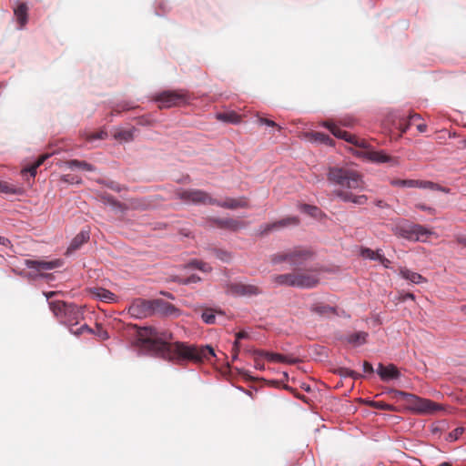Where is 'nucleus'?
<instances>
[{
	"mask_svg": "<svg viewBox=\"0 0 466 466\" xmlns=\"http://www.w3.org/2000/svg\"><path fill=\"white\" fill-rule=\"evenodd\" d=\"M139 346L163 359L180 363L182 361L201 362L215 356L209 346L197 347L184 342H169L171 333L152 327L139 328L137 330Z\"/></svg>",
	"mask_w": 466,
	"mask_h": 466,
	"instance_id": "f257e3e1",
	"label": "nucleus"
},
{
	"mask_svg": "<svg viewBox=\"0 0 466 466\" xmlns=\"http://www.w3.org/2000/svg\"><path fill=\"white\" fill-rule=\"evenodd\" d=\"M49 309L58 321L68 328L71 334L79 337L86 332L94 333V329L86 324L75 329L84 319L85 307L63 300H55L49 302Z\"/></svg>",
	"mask_w": 466,
	"mask_h": 466,
	"instance_id": "f03ea898",
	"label": "nucleus"
},
{
	"mask_svg": "<svg viewBox=\"0 0 466 466\" xmlns=\"http://www.w3.org/2000/svg\"><path fill=\"white\" fill-rule=\"evenodd\" d=\"M323 126L328 128L336 137L343 139L363 150L357 154L376 164L388 163L390 167L398 166L400 163L399 157H391L386 154L384 151H376L369 149L368 142L363 139L352 135L347 131L342 130L332 121H326Z\"/></svg>",
	"mask_w": 466,
	"mask_h": 466,
	"instance_id": "7ed1b4c3",
	"label": "nucleus"
},
{
	"mask_svg": "<svg viewBox=\"0 0 466 466\" xmlns=\"http://www.w3.org/2000/svg\"><path fill=\"white\" fill-rule=\"evenodd\" d=\"M175 198L184 201L185 203L203 204V205H217L218 207L237 209L249 208L247 198L240 197L238 198H228L224 201H218L213 198L208 192L200 189H177L175 191Z\"/></svg>",
	"mask_w": 466,
	"mask_h": 466,
	"instance_id": "20e7f679",
	"label": "nucleus"
},
{
	"mask_svg": "<svg viewBox=\"0 0 466 466\" xmlns=\"http://www.w3.org/2000/svg\"><path fill=\"white\" fill-rule=\"evenodd\" d=\"M312 252L306 248L296 247L272 254L269 258L273 265L287 262L295 270L301 268L312 258Z\"/></svg>",
	"mask_w": 466,
	"mask_h": 466,
	"instance_id": "39448f33",
	"label": "nucleus"
},
{
	"mask_svg": "<svg viewBox=\"0 0 466 466\" xmlns=\"http://www.w3.org/2000/svg\"><path fill=\"white\" fill-rule=\"evenodd\" d=\"M328 179L336 185L350 189L364 188V181L361 175L354 169L338 167H330L328 173Z\"/></svg>",
	"mask_w": 466,
	"mask_h": 466,
	"instance_id": "423d86ee",
	"label": "nucleus"
},
{
	"mask_svg": "<svg viewBox=\"0 0 466 466\" xmlns=\"http://www.w3.org/2000/svg\"><path fill=\"white\" fill-rule=\"evenodd\" d=\"M392 231L394 235L408 239L410 241H426L429 236L432 234L431 230L420 224H415L407 220L397 223Z\"/></svg>",
	"mask_w": 466,
	"mask_h": 466,
	"instance_id": "0eeeda50",
	"label": "nucleus"
},
{
	"mask_svg": "<svg viewBox=\"0 0 466 466\" xmlns=\"http://www.w3.org/2000/svg\"><path fill=\"white\" fill-rule=\"evenodd\" d=\"M394 398L405 400L410 409L420 413H432L440 410V406L427 399L420 398L414 394L394 390L391 391Z\"/></svg>",
	"mask_w": 466,
	"mask_h": 466,
	"instance_id": "6e6552de",
	"label": "nucleus"
},
{
	"mask_svg": "<svg viewBox=\"0 0 466 466\" xmlns=\"http://www.w3.org/2000/svg\"><path fill=\"white\" fill-rule=\"evenodd\" d=\"M296 288L312 289L319 283V271L316 268L295 269Z\"/></svg>",
	"mask_w": 466,
	"mask_h": 466,
	"instance_id": "1a4fd4ad",
	"label": "nucleus"
},
{
	"mask_svg": "<svg viewBox=\"0 0 466 466\" xmlns=\"http://www.w3.org/2000/svg\"><path fill=\"white\" fill-rule=\"evenodd\" d=\"M226 292L236 297H253L262 294V289L255 284L230 282L226 286Z\"/></svg>",
	"mask_w": 466,
	"mask_h": 466,
	"instance_id": "9d476101",
	"label": "nucleus"
},
{
	"mask_svg": "<svg viewBox=\"0 0 466 466\" xmlns=\"http://www.w3.org/2000/svg\"><path fill=\"white\" fill-rule=\"evenodd\" d=\"M128 313L137 319L153 315V299H136L128 308Z\"/></svg>",
	"mask_w": 466,
	"mask_h": 466,
	"instance_id": "9b49d317",
	"label": "nucleus"
},
{
	"mask_svg": "<svg viewBox=\"0 0 466 466\" xmlns=\"http://www.w3.org/2000/svg\"><path fill=\"white\" fill-rule=\"evenodd\" d=\"M390 184L394 187H419V188H427L431 190H441L447 192V190L438 184H435L431 181L426 180H418V179H393Z\"/></svg>",
	"mask_w": 466,
	"mask_h": 466,
	"instance_id": "f8f14e48",
	"label": "nucleus"
},
{
	"mask_svg": "<svg viewBox=\"0 0 466 466\" xmlns=\"http://www.w3.org/2000/svg\"><path fill=\"white\" fill-rule=\"evenodd\" d=\"M160 108H168L185 101V95L177 91H164L156 96Z\"/></svg>",
	"mask_w": 466,
	"mask_h": 466,
	"instance_id": "ddd939ff",
	"label": "nucleus"
},
{
	"mask_svg": "<svg viewBox=\"0 0 466 466\" xmlns=\"http://www.w3.org/2000/svg\"><path fill=\"white\" fill-rule=\"evenodd\" d=\"M25 265L28 268L35 269L38 272L51 270L56 268H60L63 265V261L61 259H54L50 261L46 260H35V259H25Z\"/></svg>",
	"mask_w": 466,
	"mask_h": 466,
	"instance_id": "4468645a",
	"label": "nucleus"
},
{
	"mask_svg": "<svg viewBox=\"0 0 466 466\" xmlns=\"http://www.w3.org/2000/svg\"><path fill=\"white\" fill-rule=\"evenodd\" d=\"M299 223V219L297 217H288L278 220L276 222L268 223L261 227V235H267L273 230H278L288 226H296Z\"/></svg>",
	"mask_w": 466,
	"mask_h": 466,
	"instance_id": "2eb2a0df",
	"label": "nucleus"
},
{
	"mask_svg": "<svg viewBox=\"0 0 466 466\" xmlns=\"http://www.w3.org/2000/svg\"><path fill=\"white\" fill-rule=\"evenodd\" d=\"M154 314L177 316L178 315V309L171 303L161 299H153V315Z\"/></svg>",
	"mask_w": 466,
	"mask_h": 466,
	"instance_id": "dca6fc26",
	"label": "nucleus"
},
{
	"mask_svg": "<svg viewBox=\"0 0 466 466\" xmlns=\"http://www.w3.org/2000/svg\"><path fill=\"white\" fill-rule=\"evenodd\" d=\"M377 373L384 381H388L390 380H397L400 377V370L393 364L384 366L382 363H380L377 369Z\"/></svg>",
	"mask_w": 466,
	"mask_h": 466,
	"instance_id": "f3484780",
	"label": "nucleus"
},
{
	"mask_svg": "<svg viewBox=\"0 0 466 466\" xmlns=\"http://www.w3.org/2000/svg\"><path fill=\"white\" fill-rule=\"evenodd\" d=\"M88 291L94 298L103 302L112 303L117 300V297L116 294L104 288L95 287L89 289Z\"/></svg>",
	"mask_w": 466,
	"mask_h": 466,
	"instance_id": "a211bd4d",
	"label": "nucleus"
},
{
	"mask_svg": "<svg viewBox=\"0 0 466 466\" xmlns=\"http://www.w3.org/2000/svg\"><path fill=\"white\" fill-rule=\"evenodd\" d=\"M258 353L260 355H264L265 359H267L268 360L272 361V362L295 364L299 361L298 358H295L290 355H282L279 353H274V352H269V351H266V350L259 351Z\"/></svg>",
	"mask_w": 466,
	"mask_h": 466,
	"instance_id": "6ab92c4d",
	"label": "nucleus"
},
{
	"mask_svg": "<svg viewBox=\"0 0 466 466\" xmlns=\"http://www.w3.org/2000/svg\"><path fill=\"white\" fill-rule=\"evenodd\" d=\"M271 281L277 286L296 287V276L293 269L290 273L271 276Z\"/></svg>",
	"mask_w": 466,
	"mask_h": 466,
	"instance_id": "aec40b11",
	"label": "nucleus"
},
{
	"mask_svg": "<svg viewBox=\"0 0 466 466\" xmlns=\"http://www.w3.org/2000/svg\"><path fill=\"white\" fill-rule=\"evenodd\" d=\"M334 195L345 202H352L357 205H364L368 200L365 195L355 196L350 192L341 189L335 190Z\"/></svg>",
	"mask_w": 466,
	"mask_h": 466,
	"instance_id": "412c9836",
	"label": "nucleus"
},
{
	"mask_svg": "<svg viewBox=\"0 0 466 466\" xmlns=\"http://www.w3.org/2000/svg\"><path fill=\"white\" fill-rule=\"evenodd\" d=\"M216 225L220 228L230 229L237 231L246 226L245 222L234 218H217L215 219Z\"/></svg>",
	"mask_w": 466,
	"mask_h": 466,
	"instance_id": "4be33fe9",
	"label": "nucleus"
},
{
	"mask_svg": "<svg viewBox=\"0 0 466 466\" xmlns=\"http://www.w3.org/2000/svg\"><path fill=\"white\" fill-rule=\"evenodd\" d=\"M89 231L82 230L71 241L66 253H72L77 250L84 243L89 240Z\"/></svg>",
	"mask_w": 466,
	"mask_h": 466,
	"instance_id": "5701e85b",
	"label": "nucleus"
},
{
	"mask_svg": "<svg viewBox=\"0 0 466 466\" xmlns=\"http://www.w3.org/2000/svg\"><path fill=\"white\" fill-rule=\"evenodd\" d=\"M400 275L403 279H405L414 284H420V283H423V282L427 281V279L424 277H422L420 274L411 271L410 269H409L407 268H400Z\"/></svg>",
	"mask_w": 466,
	"mask_h": 466,
	"instance_id": "b1692460",
	"label": "nucleus"
},
{
	"mask_svg": "<svg viewBox=\"0 0 466 466\" xmlns=\"http://www.w3.org/2000/svg\"><path fill=\"white\" fill-rule=\"evenodd\" d=\"M305 137L310 142H318L320 144L332 146L333 140L326 134L321 132H307Z\"/></svg>",
	"mask_w": 466,
	"mask_h": 466,
	"instance_id": "393cba45",
	"label": "nucleus"
},
{
	"mask_svg": "<svg viewBox=\"0 0 466 466\" xmlns=\"http://www.w3.org/2000/svg\"><path fill=\"white\" fill-rule=\"evenodd\" d=\"M65 165L71 169L79 168L85 171H94L96 169L93 165L77 159L67 160L65 162Z\"/></svg>",
	"mask_w": 466,
	"mask_h": 466,
	"instance_id": "a878e982",
	"label": "nucleus"
},
{
	"mask_svg": "<svg viewBox=\"0 0 466 466\" xmlns=\"http://www.w3.org/2000/svg\"><path fill=\"white\" fill-rule=\"evenodd\" d=\"M368 333L365 331H359L350 334L347 338V341L354 346H360L366 343Z\"/></svg>",
	"mask_w": 466,
	"mask_h": 466,
	"instance_id": "bb28decb",
	"label": "nucleus"
},
{
	"mask_svg": "<svg viewBox=\"0 0 466 466\" xmlns=\"http://www.w3.org/2000/svg\"><path fill=\"white\" fill-rule=\"evenodd\" d=\"M14 12H15V15L16 17L17 22L19 23L20 26L23 27L27 22V6H26V5L24 3L20 4L15 9Z\"/></svg>",
	"mask_w": 466,
	"mask_h": 466,
	"instance_id": "cd10ccee",
	"label": "nucleus"
},
{
	"mask_svg": "<svg viewBox=\"0 0 466 466\" xmlns=\"http://www.w3.org/2000/svg\"><path fill=\"white\" fill-rule=\"evenodd\" d=\"M312 311L319 315L337 314L336 308L330 307L324 303H317L312 306Z\"/></svg>",
	"mask_w": 466,
	"mask_h": 466,
	"instance_id": "c85d7f7f",
	"label": "nucleus"
},
{
	"mask_svg": "<svg viewBox=\"0 0 466 466\" xmlns=\"http://www.w3.org/2000/svg\"><path fill=\"white\" fill-rule=\"evenodd\" d=\"M185 268H198L206 273H208L212 270V267L209 264H208L202 260H198V259L191 260L187 265H185Z\"/></svg>",
	"mask_w": 466,
	"mask_h": 466,
	"instance_id": "c756f323",
	"label": "nucleus"
},
{
	"mask_svg": "<svg viewBox=\"0 0 466 466\" xmlns=\"http://www.w3.org/2000/svg\"><path fill=\"white\" fill-rule=\"evenodd\" d=\"M248 337V332H246L244 330L239 331L236 334V340L234 342L233 349H232L233 360H236L238 358V355L239 352V349H240L239 339H246Z\"/></svg>",
	"mask_w": 466,
	"mask_h": 466,
	"instance_id": "7c9ffc66",
	"label": "nucleus"
},
{
	"mask_svg": "<svg viewBox=\"0 0 466 466\" xmlns=\"http://www.w3.org/2000/svg\"><path fill=\"white\" fill-rule=\"evenodd\" d=\"M380 254V249H378L376 251H374L369 248H362L360 249L361 257H363L364 258L371 259V260H378Z\"/></svg>",
	"mask_w": 466,
	"mask_h": 466,
	"instance_id": "2f4dec72",
	"label": "nucleus"
},
{
	"mask_svg": "<svg viewBox=\"0 0 466 466\" xmlns=\"http://www.w3.org/2000/svg\"><path fill=\"white\" fill-rule=\"evenodd\" d=\"M263 351L262 350H253L252 354L254 357V366L256 369L263 370H265V365L262 360L263 358H265L264 355H260L258 352Z\"/></svg>",
	"mask_w": 466,
	"mask_h": 466,
	"instance_id": "473e14b6",
	"label": "nucleus"
},
{
	"mask_svg": "<svg viewBox=\"0 0 466 466\" xmlns=\"http://www.w3.org/2000/svg\"><path fill=\"white\" fill-rule=\"evenodd\" d=\"M337 373L341 377H350L354 380L362 378L361 374L357 373L356 371L350 370L348 368H339L338 369Z\"/></svg>",
	"mask_w": 466,
	"mask_h": 466,
	"instance_id": "72a5a7b5",
	"label": "nucleus"
},
{
	"mask_svg": "<svg viewBox=\"0 0 466 466\" xmlns=\"http://www.w3.org/2000/svg\"><path fill=\"white\" fill-rule=\"evenodd\" d=\"M218 118L222 121H225V122H230V123H238L239 122V116L235 113L219 114L218 116Z\"/></svg>",
	"mask_w": 466,
	"mask_h": 466,
	"instance_id": "f704fd0d",
	"label": "nucleus"
},
{
	"mask_svg": "<svg viewBox=\"0 0 466 466\" xmlns=\"http://www.w3.org/2000/svg\"><path fill=\"white\" fill-rule=\"evenodd\" d=\"M0 192L5 194H16L18 189L14 186L5 181H0Z\"/></svg>",
	"mask_w": 466,
	"mask_h": 466,
	"instance_id": "c9c22d12",
	"label": "nucleus"
},
{
	"mask_svg": "<svg viewBox=\"0 0 466 466\" xmlns=\"http://www.w3.org/2000/svg\"><path fill=\"white\" fill-rule=\"evenodd\" d=\"M115 137L126 142L133 140V132L131 130H121L115 135Z\"/></svg>",
	"mask_w": 466,
	"mask_h": 466,
	"instance_id": "e433bc0d",
	"label": "nucleus"
},
{
	"mask_svg": "<svg viewBox=\"0 0 466 466\" xmlns=\"http://www.w3.org/2000/svg\"><path fill=\"white\" fill-rule=\"evenodd\" d=\"M301 210L311 217H318V215L320 213V210L316 206H311L308 204H304L301 206Z\"/></svg>",
	"mask_w": 466,
	"mask_h": 466,
	"instance_id": "4c0bfd02",
	"label": "nucleus"
},
{
	"mask_svg": "<svg viewBox=\"0 0 466 466\" xmlns=\"http://www.w3.org/2000/svg\"><path fill=\"white\" fill-rule=\"evenodd\" d=\"M202 319L207 324L215 323L216 316L212 309H207L202 313Z\"/></svg>",
	"mask_w": 466,
	"mask_h": 466,
	"instance_id": "58836bf2",
	"label": "nucleus"
},
{
	"mask_svg": "<svg viewBox=\"0 0 466 466\" xmlns=\"http://www.w3.org/2000/svg\"><path fill=\"white\" fill-rule=\"evenodd\" d=\"M200 280H201L200 277H198L196 274H193V275L189 276L187 279H178L177 282L179 284L187 285V284H190V283L199 282Z\"/></svg>",
	"mask_w": 466,
	"mask_h": 466,
	"instance_id": "ea45409f",
	"label": "nucleus"
},
{
	"mask_svg": "<svg viewBox=\"0 0 466 466\" xmlns=\"http://www.w3.org/2000/svg\"><path fill=\"white\" fill-rule=\"evenodd\" d=\"M370 405L381 410H392L393 408L390 404H387L383 401H370Z\"/></svg>",
	"mask_w": 466,
	"mask_h": 466,
	"instance_id": "a19ab883",
	"label": "nucleus"
},
{
	"mask_svg": "<svg viewBox=\"0 0 466 466\" xmlns=\"http://www.w3.org/2000/svg\"><path fill=\"white\" fill-rule=\"evenodd\" d=\"M410 125L412 124L409 120L405 121V119H400L398 124V128L400 129V133L403 134L406 133Z\"/></svg>",
	"mask_w": 466,
	"mask_h": 466,
	"instance_id": "79ce46f5",
	"label": "nucleus"
},
{
	"mask_svg": "<svg viewBox=\"0 0 466 466\" xmlns=\"http://www.w3.org/2000/svg\"><path fill=\"white\" fill-rule=\"evenodd\" d=\"M96 328H97V331L96 332L94 331L93 334H96L103 340L107 339L109 338L107 331L103 329L100 325L97 324Z\"/></svg>",
	"mask_w": 466,
	"mask_h": 466,
	"instance_id": "37998d69",
	"label": "nucleus"
},
{
	"mask_svg": "<svg viewBox=\"0 0 466 466\" xmlns=\"http://www.w3.org/2000/svg\"><path fill=\"white\" fill-rule=\"evenodd\" d=\"M258 122L262 125H267L268 127H276L279 130L281 129V127L279 126H278L274 121L265 118V117H258Z\"/></svg>",
	"mask_w": 466,
	"mask_h": 466,
	"instance_id": "c03bdc74",
	"label": "nucleus"
},
{
	"mask_svg": "<svg viewBox=\"0 0 466 466\" xmlns=\"http://www.w3.org/2000/svg\"><path fill=\"white\" fill-rule=\"evenodd\" d=\"M463 430L461 428H457L449 434V440L451 441H456L458 437L462 434Z\"/></svg>",
	"mask_w": 466,
	"mask_h": 466,
	"instance_id": "a18cd8bd",
	"label": "nucleus"
},
{
	"mask_svg": "<svg viewBox=\"0 0 466 466\" xmlns=\"http://www.w3.org/2000/svg\"><path fill=\"white\" fill-rule=\"evenodd\" d=\"M217 257L223 261H228L231 258L229 253L221 250L217 252Z\"/></svg>",
	"mask_w": 466,
	"mask_h": 466,
	"instance_id": "49530a36",
	"label": "nucleus"
},
{
	"mask_svg": "<svg viewBox=\"0 0 466 466\" xmlns=\"http://www.w3.org/2000/svg\"><path fill=\"white\" fill-rule=\"evenodd\" d=\"M38 167H36L35 164L29 166L28 167L22 170V172H27L31 175V177H35L36 175V169Z\"/></svg>",
	"mask_w": 466,
	"mask_h": 466,
	"instance_id": "de8ad7c7",
	"label": "nucleus"
},
{
	"mask_svg": "<svg viewBox=\"0 0 466 466\" xmlns=\"http://www.w3.org/2000/svg\"><path fill=\"white\" fill-rule=\"evenodd\" d=\"M421 119V116L419 114H410L408 117V120L411 123V124H416L418 121H420Z\"/></svg>",
	"mask_w": 466,
	"mask_h": 466,
	"instance_id": "09e8293b",
	"label": "nucleus"
},
{
	"mask_svg": "<svg viewBox=\"0 0 466 466\" xmlns=\"http://www.w3.org/2000/svg\"><path fill=\"white\" fill-rule=\"evenodd\" d=\"M378 261H380V263H381L385 268H390V261L388 258H386L381 253L378 258Z\"/></svg>",
	"mask_w": 466,
	"mask_h": 466,
	"instance_id": "8fccbe9b",
	"label": "nucleus"
},
{
	"mask_svg": "<svg viewBox=\"0 0 466 466\" xmlns=\"http://www.w3.org/2000/svg\"><path fill=\"white\" fill-rule=\"evenodd\" d=\"M49 154L42 155L38 157V159L34 163L36 167H40L44 162L49 157Z\"/></svg>",
	"mask_w": 466,
	"mask_h": 466,
	"instance_id": "3c124183",
	"label": "nucleus"
},
{
	"mask_svg": "<svg viewBox=\"0 0 466 466\" xmlns=\"http://www.w3.org/2000/svg\"><path fill=\"white\" fill-rule=\"evenodd\" d=\"M363 370L366 373H373L374 372L372 365L370 362H368V361H364V363H363Z\"/></svg>",
	"mask_w": 466,
	"mask_h": 466,
	"instance_id": "603ef678",
	"label": "nucleus"
},
{
	"mask_svg": "<svg viewBox=\"0 0 466 466\" xmlns=\"http://www.w3.org/2000/svg\"><path fill=\"white\" fill-rule=\"evenodd\" d=\"M106 136V132H100V133H96V134H93L89 139L91 140H94V139H104Z\"/></svg>",
	"mask_w": 466,
	"mask_h": 466,
	"instance_id": "864d4df0",
	"label": "nucleus"
},
{
	"mask_svg": "<svg viewBox=\"0 0 466 466\" xmlns=\"http://www.w3.org/2000/svg\"><path fill=\"white\" fill-rule=\"evenodd\" d=\"M61 179H62V181L66 182V183H74V181H75L74 177L71 175H64Z\"/></svg>",
	"mask_w": 466,
	"mask_h": 466,
	"instance_id": "5fc2aeb1",
	"label": "nucleus"
},
{
	"mask_svg": "<svg viewBox=\"0 0 466 466\" xmlns=\"http://www.w3.org/2000/svg\"><path fill=\"white\" fill-rule=\"evenodd\" d=\"M417 129L419 132L423 133L427 130V125L424 123H419L417 124Z\"/></svg>",
	"mask_w": 466,
	"mask_h": 466,
	"instance_id": "6e6d98bb",
	"label": "nucleus"
},
{
	"mask_svg": "<svg viewBox=\"0 0 466 466\" xmlns=\"http://www.w3.org/2000/svg\"><path fill=\"white\" fill-rule=\"evenodd\" d=\"M57 293H58L57 291H46V292H44V295L47 299H49L53 298L54 296H56Z\"/></svg>",
	"mask_w": 466,
	"mask_h": 466,
	"instance_id": "4d7b16f0",
	"label": "nucleus"
},
{
	"mask_svg": "<svg viewBox=\"0 0 466 466\" xmlns=\"http://www.w3.org/2000/svg\"><path fill=\"white\" fill-rule=\"evenodd\" d=\"M9 243H10V241L6 238H4V237L0 236V244L1 245L8 246Z\"/></svg>",
	"mask_w": 466,
	"mask_h": 466,
	"instance_id": "13d9d810",
	"label": "nucleus"
},
{
	"mask_svg": "<svg viewBox=\"0 0 466 466\" xmlns=\"http://www.w3.org/2000/svg\"><path fill=\"white\" fill-rule=\"evenodd\" d=\"M457 241H458L459 244L466 247V237H459L457 238Z\"/></svg>",
	"mask_w": 466,
	"mask_h": 466,
	"instance_id": "bf43d9fd",
	"label": "nucleus"
},
{
	"mask_svg": "<svg viewBox=\"0 0 466 466\" xmlns=\"http://www.w3.org/2000/svg\"><path fill=\"white\" fill-rule=\"evenodd\" d=\"M417 208L421 209V210H431L430 208H427L424 205H420V204L417 205Z\"/></svg>",
	"mask_w": 466,
	"mask_h": 466,
	"instance_id": "052dcab7",
	"label": "nucleus"
},
{
	"mask_svg": "<svg viewBox=\"0 0 466 466\" xmlns=\"http://www.w3.org/2000/svg\"><path fill=\"white\" fill-rule=\"evenodd\" d=\"M376 205L380 208H384L386 206L382 200H378Z\"/></svg>",
	"mask_w": 466,
	"mask_h": 466,
	"instance_id": "680f3d73",
	"label": "nucleus"
},
{
	"mask_svg": "<svg viewBox=\"0 0 466 466\" xmlns=\"http://www.w3.org/2000/svg\"><path fill=\"white\" fill-rule=\"evenodd\" d=\"M405 299H414L415 297L412 293H407L404 297Z\"/></svg>",
	"mask_w": 466,
	"mask_h": 466,
	"instance_id": "e2e57ef3",
	"label": "nucleus"
},
{
	"mask_svg": "<svg viewBox=\"0 0 466 466\" xmlns=\"http://www.w3.org/2000/svg\"><path fill=\"white\" fill-rule=\"evenodd\" d=\"M342 124L344 126L350 127L352 125V121H349V122L344 121V122H342Z\"/></svg>",
	"mask_w": 466,
	"mask_h": 466,
	"instance_id": "0e129e2a",
	"label": "nucleus"
},
{
	"mask_svg": "<svg viewBox=\"0 0 466 466\" xmlns=\"http://www.w3.org/2000/svg\"><path fill=\"white\" fill-rule=\"evenodd\" d=\"M461 310L462 313H464L466 315V305L461 306Z\"/></svg>",
	"mask_w": 466,
	"mask_h": 466,
	"instance_id": "69168bd1",
	"label": "nucleus"
},
{
	"mask_svg": "<svg viewBox=\"0 0 466 466\" xmlns=\"http://www.w3.org/2000/svg\"><path fill=\"white\" fill-rule=\"evenodd\" d=\"M440 466H451V464L449 462H443L440 464Z\"/></svg>",
	"mask_w": 466,
	"mask_h": 466,
	"instance_id": "338daca9",
	"label": "nucleus"
},
{
	"mask_svg": "<svg viewBox=\"0 0 466 466\" xmlns=\"http://www.w3.org/2000/svg\"><path fill=\"white\" fill-rule=\"evenodd\" d=\"M462 143H463L464 147H466V139H465V140H463V142H462Z\"/></svg>",
	"mask_w": 466,
	"mask_h": 466,
	"instance_id": "774afa93",
	"label": "nucleus"
}]
</instances>
